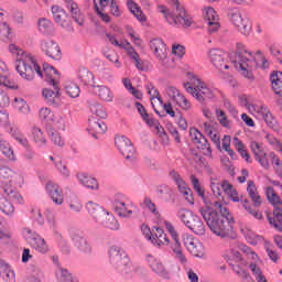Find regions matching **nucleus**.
Instances as JSON below:
<instances>
[{
  "instance_id": "obj_44",
  "label": "nucleus",
  "mask_w": 282,
  "mask_h": 282,
  "mask_svg": "<svg viewBox=\"0 0 282 282\" xmlns=\"http://www.w3.org/2000/svg\"><path fill=\"white\" fill-rule=\"evenodd\" d=\"M265 195L270 204H272V206H280V204H282L281 196H279L278 193L274 192L273 187H267Z\"/></svg>"
},
{
  "instance_id": "obj_6",
  "label": "nucleus",
  "mask_w": 282,
  "mask_h": 282,
  "mask_svg": "<svg viewBox=\"0 0 282 282\" xmlns=\"http://www.w3.org/2000/svg\"><path fill=\"white\" fill-rule=\"evenodd\" d=\"M187 94H191L198 102L213 100L217 96V89L209 87L197 75L192 76L191 80L184 84Z\"/></svg>"
},
{
  "instance_id": "obj_27",
  "label": "nucleus",
  "mask_w": 282,
  "mask_h": 282,
  "mask_svg": "<svg viewBox=\"0 0 282 282\" xmlns=\"http://www.w3.org/2000/svg\"><path fill=\"white\" fill-rule=\"evenodd\" d=\"M115 210L119 215V217L129 218L133 215V205L126 204L122 200L115 202Z\"/></svg>"
},
{
  "instance_id": "obj_35",
  "label": "nucleus",
  "mask_w": 282,
  "mask_h": 282,
  "mask_svg": "<svg viewBox=\"0 0 282 282\" xmlns=\"http://www.w3.org/2000/svg\"><path fill=\"white\" fill-rule=\"evenodd\" d=\"M173 257L176 261H180L183 265H186L188 263V260L186 259V254H184V250L182 249V245L180 243V240L176 242H173L172 246Z\"/></svg>"
},
{
  "instance_id": "obj_46",
  "label": "nucleus",
  "mask_w": 282,
  "mask_h": 282,
  "mask_svg": "<svg viewBox=\"0 0 282 282\" xmlns=\"http://www.w3.org/2000/svg\"><path fill=\"white\" fill-rule=\"evenodd\" d=\"M0 151L11 162H14L17 160V156L14 155V150H12V147H10V143H8L7 141H0Z\"/></svg>"
},
{
  "instance_id": "obj_58",
  "label": "nucleus",
  "mask_w": 282,
  "mask_h": 282,
  "mask_svg": "<svg viewBox=\"0 0 282 282\" xmlns=\"http://www.w3.org/2000/svg\"><path fill=\"white\" fill-rule=\"evenodd\" d=\"M89 127V131H95V133H105V131H107V124H105V122L93 120Z\"/></svg>"
},
{
  "instance_id": "obj_29",
  "label": "nucleus",
  "mask_w": 282,
  "mask_h": 282,
  "mask_svg": "<svg viewBox=\"0 0 282 282\" xmlns=\"http://www.w3.org/2000/svg\"><path fill=\"white\" fill-rule=\"evenodd\" d=\"M271 87L276 96L282 98V72L275 70L270 75Z\"/></svg>"
},
{
  "instance_id": "obj_25",
  "label": "nucleus",
  "mask_w": 282,
  "mask_h": 282,
  "mask_svg": "<svg viewBox=\"0 0 282 282\" xmlns=\"http://www.w3.org/2000/svg\"><path fill=\"white\" fill-rule=\"evenodd\" d=\"M45 217L54 237H57V239H63V234H61L58 230V220H56V215L54 212H52V209H46Z\"/></svg>"
},
{
  "instance_id": "obj_8",
  "label": "nucleus",
  "mask_w": 282,
  "mask_h": 282,
  "mask_svg": "<svg viewBox=\"0 0 282 282\" xmlns=\"http://www.w3.org/2000/svg\"><path fill=\"white\" fill-rule=\"evenodd\" d=\"M14 177V172L12 169L8 166H1L0 167V182H1V188L3 189V193L9 197V199H12L13 202H17V204H23V196L19 194L17 191V187H13L10 185V180Z\"/></svg>"
},
{
  "instance_id": "obj_23",
  "label": "nucleus",
  "mask_w": 282,
  "mask_h": 282,
  "mask_svg": "<svg viewBox=\"0 0 282 282\" xmlns=\"http://www.w3.org/2000/svg\"><path fill=\"white\" fill-rule=\"evenodd\" d=\"M51 10H52L54 21L57 22V24L61 25V28H64V29L69 28L67 13L63 10V8L58 6H53Z\"/></svg>"
},
{
  "instance_id": "obj_7",
  "label": "nucleus",
  "mask_w": 282,
  "mask_h": 282,
  "mask_svg": "<svg viewBox=\"0 0 282 282\" xmlns=\"http://www.w3.org/2000/svg\"><path fill=\"white\" fill-rule=\"evenodd\" d=\"M177 217H180L181 221L194 232V235H198V237H202L206 235V225H204V221L199 216L193 214V212L188 209H180L177 212Z\"/></svg>"
},
{
  "instance_id": "obj_19",
  "label": "nucleus",
  "mask_w": 282,
  "mask_h": 282,
  "mask_svg": "<svg viewBox=\"0 0 282 282\" xmlns=\"http://www.w3.org/2000/svg\"><path fill=\"white\" fill-rule=\"evenodd\" d=\"M150 48L155 54L156 58L164 63L167 58L166 44L162 39H153L150 41Z\"/></svg>"
},
{
  "instance_id": "obj_14",
  "label": "nucleus",
  "mask_w": 282,
  "mask_h": 282,
  "mask_svg": "<svg viewBox=\"0 0 282 282\" xmlns=\"http://www.w3.org/2000/svg\"><path fill=\"white\" fill-rule=\"evenodd\" d=\"M212 65L218 69V72H224V69H230L228 65V59L224 51L219 48H212L208 53Z\"/></svg>"
},
{
  "instance_id": "obj_26",
  "label": "nucleus",
  "mask_w": 282,
  "mask_h": 282,
  "mask_svg": "<svg viewBox=\"0 0 282 282\" xmlns=\"http://www.w3.org/2000/svg\"><path fill=\"white\" fill-rule=\"evenodd\" d=\"M77 180L82 186L90 188V191H98L99 188L98 181L87 173H78Z\"/></svg>"
},
{
  "instance_id": "obj_20",
  "label": "nucleus",
  "mask_w": 282,
  "mask_h": 282,
  "mask_svg": "<svg viewBox=\"0 0 282 282\" xmlns=\"http://www.w3.org/2000/svg\"><path fill=\"white\" fill-rule=\"evenodd\" d=\"M95 221L99 224V226H104V228H109L110 230H118V228H120V225L113 214H110L107 210H104L99 219Z\"/></svg>"
},
{
  "instance_id": "obj_57",
  "label": "nucleus",
  "mask_w": 282,
  "mask_h": 282,
  "mask_svg": "<svg viewBox=\"0 0 282 282\" xmlns=\"http://www.w3.org/2000/svg\"><path fill=\"white\" fill-rule=\"evenodd\" d=\"M262 120H264V122L268 124V127H270V129L279 131V122L276 121V119H274V116H272V112H270V110L267 112V116L262 118Z\"/></svg>"
},
{
  "instance_id": "obj_3",
  "label": "nucleus",
  "mask_w": 282,
  "mask_h": 282,
  "mask_svg": "<svg viewBox=\"0 0 282 282\" xmlns=\"http://www.w3.org/2000/svg\"><path fill=\"white\" fill-rule=\"evenodd\" d=\"M170 3L173 8L170 11L164 6H159L161 14L164 15V19L170 23V25H182V28H191L193 25V17L186 12L184 6L177 0H170Z\"/></svg>"
},
{
  "instance_id": "obj_38",
  "label": "nucleus",
  "mask_w": 282,
  "mask_h": 282,
  "mask_svg": "<svg viewBox=\"0 0 282 282\" xmlns=\"http://www.w3.org/2000/svg\"><path fill=\"white\" fill-rule=\"evenodd\" d=\"M86 210H88L89 215L93 216V219L96 221L99 219V217L102 215L105 208H102L100 205H98L97 203H94L91 200H89L86 204Z\"/></svg>"
},
{
  "instance_id": "obj_31",
  "label": "nucleus",
  "mask_w": 282,
  "mask_h": 282,
  "mask_svg": "<svg viewBox=\"0 0 282 282\" xmlns=\"http://www.w3.org/2000/svg\"><path fill=\"white\" fill-rule=\"evenodd\" d=\"M9 77L10 73L6 67V63H3V61L0 59V85L7 87L8 89H14V84L10 80Z\"/></svg>"
},
{
  "instance_id": "obj_34",
  "label": "nucleus",
  "mask_w": 282,
  "mask_h": 282,
  "mask_svg": "<svg viewBox=\"0 0 282 282\" xmlns=\"http://www.w3.org/2000/svg\"><path fill=\"white\" fill-rule=\"evenodd\" d=\"M9 133L11 138H13V140L21 144V147H24V149H30V141L28 140L25 134H23V132L19 130V128H10Z\"/></svg>"
},
{
  "instance_id": "obj_10",
  "label": "nucleus",
  "mask_w": 282,
  "mask_h": 282,
  "mask_svg": "<svg viewBox=\"0 0 282 282\" xmlns=\"http://www.w3.org/2000/svg\"><path fill=\"white\" fill-rule=\"evenodd\" d=\"M145 260L147 263L149 264V268L152 270V272H154V274L161 276V279H165L166 281L171 280L175 264L166 267L160 259L155 258L152 254H148L145 257Z\"/></svg>"
},
{
  "instance_id": "obj_21",
  "label": "nucleus",
  "mask_w": 282,
  "mask_h": 282,
  "mask_svg": "<svg viewBox=\"0 0 282 282\" xmlns=\"http://www.w3.org/2000/svg\"><path fill=\"white\" fill-rule=\"evenodd\" d=\"M251 151L253 155L256 156V160H258L259 164L263 169H270V162L268 161V154L265 151H263V148L261 144H259L257 141H252L250 144Z\"/></svg>"
},
{
  "instance_id": "obj_49",
  "label": "nucleus",
  "mask_w": 282,
  "mask_h": 282,
  "mask_svg": "<svg viewBox=\"0 0 282 282\" xmlns=\"http://www.w3.org/2000/svg\"><path fill=\"white\" fill-rule=\"evenodd\" d=\"M248 109L261 119L265 118L267 113L270 111L268 107L263 105H249Z\"/></svg>"
},
{
  "instance_id": "obj_1",
  "label": "nucleus",
  "mask_w": 282,
  "mask_h": 282,
  "mask_svg": "<svg viewBox=\"0 0 282 282\" xmlns=\"http://www.w3.org/2000/svg\"><path fill=\"white\" fill-rule=\"evenodd\" d=\"M9 52L15 55V69L18 74H20L21 78H24V80H34V74H37L40 78H43V75L45 74L46 83H48V85H52L54 87V90L47 88L43 89V98L45 102H47V105H58L59 88L58 80H56V78L58 77V72L56 70V68H54L53 66H44V69L41 70V66L36 64L34 57L31 54L25 53V51L19 48V46L14 44L9 45Z\"/></svg>"
},
{
  "instance_id": "obj_63",
  "label": "nucleus",
  "mask_w": 282,
  "mask_h": 282,
  "mask_svg": "<svg viewBox=\"0 0 282 282\" xmlns=\"http://www.w3.org/2000/svg\"><path fill=\"white\" fill-rule=\"evenodd\" d=\"M144 206L154 215L155 217L160 216V212H158V207H155V203L151 200V198L145 197L143 200Z\"/></svg>"
},
{
  "instance_id": "obj_9",
  "label": "nucleus",
  "mask_w": 282,
  "mask_h": 282,
  "mask_svg": "<svg viewBox=\"0 0 282 282\" xmlns=\"http://www.w3.org/2000/svg\"><path fill=\"white\" fill-rule=\"evenodd\" d=\"M230 22L235 25L236 30L243 34V36H250L252 32V21L248 15L241 13L238 9H231L229 12Z\"/></svg>"
},
{
  "instance_id": "obj_51",
  "label": "nucleus",
  "mask_w": 282,
  "mask_h": 282,
  "mask_svg": "<svg viewBox=\"0 0 282 282\" xmlns=\"http://www.w3.org/2000/svg\"><path fill=\"white\" fill-rule=\"evenodd\" d=\"M14 107L20 111V113H24V116L30 113V106H28V102L23 98H15Z\"/></svg>"
},
{
  "instance_id": "obj_54",
  "label": "nucleus",
  "mask_w": 282,
  "mask_h": 282,
  "mask_svg": "<svg viewBox=\"0 0 282 282\" xmlns=\"http://www.w3.org/2000/svg\"><path fill=\"white\" fill-rule=\"evenodd\" d=\"M48 134L51 141L53 142V144H55V147H65V140H63V137L61 135V133H58V131L50 130Z\"/></svg>"
},
{
  "instance_id": "obj_42",
  "label": "nucleus",
  "mask_w": 282,
  "mask_h": 282,
  "mask_svg": "<svg viewBox=\"0 0 282 282\" xmlns=\"http://www.w3.org/2000/svg\"><path fill=\"white\" fill-rule=\"evenodd\" d=\"M232 144L235 149H237L238 153H240L241 158L246 160V162L248 163L252 162L250 161V154L248 153V151H246V147L243 145V142L239 140V138L235 137Z\"/></svg>"
},
{
  "instance_id": "obj_64",
  "label": "nucleus",
  "mask_w": 282,
  "mask_h": 282,
  "mask_svg": "<svg viewBox=\"0 0 282 282\" xmlns=\"http://www.w3.org/2000/svg\"><path fill=\"white\" fill-rule=\"evenodd\" d=\"M24 182H25V177L23 176V174L14 172L9 184H10V186H12V183H13V184H15V186L22 187Z\"/></svg>"
},
{
  "instance_id": "obj_40",
  "label": "nucleus",
  "mask_w": 282,
  "mask_h": 282,
  "mask_svg": "<svg viewBox=\"0 0 282 282\" xmlns=\"http://www.w3.org/2000/svg\"><path fill=\"white\" fill-rule=\"evenodd\" d=\"M0 210L8 216L14 215V205L3 194H0Z\"/></svg>"
},
{
  "instance_id": "obj_28",
  "label": "nucleus",
  "mask_w": 282,
  "mask_h": 282,
  "mask_svg": "<svg viewBox=\"0 0 282 282\" xmlns=\"http://www.w3.org/2000/svg\"><path fill=\"white\" fill-rule=\"evenodd\" d=\"M247 193L256 208H259V206H261V204H263V200L261 199V196L259 195V192L257 191V185H254V181H248Z\"/></svg>"
},
{
  "instance_id": "obj_47",
  "label": "nucleus",
  "mask_w": 282,
  "mask_h": 282,
  "mask_svg": "<svg viewBox=\"0 0 282 282\" xmlns=\"http://www.w3.org/2000/svg\"><path fill=\"white\" fill-rule=\"evenodd\" d=\"M156 193H159L161 197H164L166 202H169V199H174L175 197V192L169 185H160L156 188Z\"/></svg>"
},
{
  "instance_id": "obj_59",
  "label": "nucleus",
  "mask_w": 282,
  "mask_h": 282,
  "mask_svg": "<svg viewBox=\"0 0 282 282\" xmlns=\"http://www.w3.org/2000/svg\"><path fill=\"white\" fill-rule=\"evenodd\" d=\"M90 111H91V113H94L98 118H107V111L105 110V108L100 104H93L90 106Z\"/></svg>"
},
{
  "instance_id": "obj_55",
  "label": "nucleus",
  "mask_w": 282,
  "mask_h": 282,
  "mask_svg": "<svg viewBox=\"0 0 282 282\" xmlns=\"http://www.w3.org/2000/svg\"><path fill=\"white\" fill-rule=\"evenodd\" d=\"M39 116L44 122H54V112L50 108H41Z\"/></svg>"
},
{
  "instance_id": "obj_41",
  "label": "nucleus",
  "mask_w": 282,
  "mask_h": 282,
  "mask_svg": "<svg viewBox=\"0 0 282 282\" xmlns=\"http://www.w3.org/2000/svg\"><path fill=\"white\" fill-rule=\"evenodd\" d=\"M32 138L37 147H45V144H47V139H45V134L41 128H32Z\"/></svg>"
},
{
  "instance_id": "obj_4",
  "label": "nucleus",
  "mask_w": 282,
  "mask_h": 282,
  "mask_svg": "<svg viewBox=\"0 0 282 282\" xmlns=\"http://www.w3.org/2000/svg\"><path fill=\"white\" fill-rule=\"evenodd\" d=\"M246 54L252 58V52H248V48L242 43H237L236 55L238 56V65L245 78H252V69L254 68L268 69L270 67L265 57H261L262 63L259 64V62L248 58Z\"/></svg>"
},
{
  "instance_id": "obj_12",
  "label": "nucleus",
  "mask_w": 282,
  "mask_h": 282,
  "mask_svg": "<svg viewBox=\"0 0 282 282\" xmlns=\"http://www.w3.org/2000/svg\"><path fill=\"white\" fill-rule=\"evenodd\" d=\"M115 144L126 160L129 162H134L137 160L135 148H133V143H131L129 138L118 137L115 139Z\"/></svg>"
},
{
  "instance_id": "obj_13",
  "label": "nucleus",
  "mask_w": 282,
  "mask_h": 282,
  "mask_svg": "<svg viewBox=\"0 0 282 282\" xmlns=\"http://www.w3.org/2000/svg\"><path fill=\"white\" fill-rule=\"evenodd\" d=\"M69 237L74 248L79 250V252H84V254H91V245L89 243V240H87V237L83 235V232L76 229H70Z\"/></svg>"
},
{
  "instance_id": "obj_32",
  "label": "nucleus",
  "mask_w": 282,
  "mask_h": 282,
  "mask_svg": "<svg viewBox=\"0 0 282 282\" xmlns=\"http://www.w3.org/2000/svg\"><path fill=\"white\" fill-rule=\"evenodd\" d=\"M77 78L84 85L93 87V89H94V87H96L94 74L91 72H89V69H87V68H79Z\"/></svg>"
},
{
  "instance_id": "obj_30",
  "label": "nucleus",
  "mask_w": 282,
  "mask_h": 282,
  "mask_svg": "<svg viewBox=\"0 0 282 282\" xmlns=\"http://www.w3.org/2000/svg\"><path fill=\"white\" fill-rule=\"evenodd\" d=\"M66 7L70 11V14L73 15L74 21L78 25L85 24V18L80 14V10H78V4L76 2H73L72 0H65Z\"/></svg>"
},
{
  "instance_id": "obj_16",
  "label": "nucleus",
  "mask_w": 282,
  "mask_h": 282,
  "mask_svg": "<svg viewBox=\"0 0 282 282\" xmlns=\"http://www.w3.org/2000/svg\"><path fill=\"white\" fill-rule=\"evenodd\" d=\"M189 138L194 144H197V149H202V151H206L205 155H212L213 149L210 148V143L208 140L204 138V134L199 132L196 128L189 129Z\"/></svg>"
},
{
  "instance_id": "obj_24",
  "label": "nucleus",
  "mask_w": 282,
  "mask_h": 282,
  "mask_svg": "<svg viewBox=\"0 0 282 282\" xmlns=\"http://www.w3.org/2000/svg\"><path fill=\"white\" fill-rule=\"evenodd\" d=\"M93 91L104 102H113V93L107 86L95 85Z\"/></svg>"
},
{
  "instance_id": "obj_36",
  "label": "nucleus",
  "mask_w": 282,
  "mask_h": 282,
  "mask_svg": "<svg viewBox=\"0 0 282 282\" xmlns=\"http://www.w3.org/2000/svg\"><path fill=\"white\" fill-rule=\"evenodd\" d=\"M149 239H152L154 246L161 247L164 243H169V237L164 234V229L156 227L154 235L150 236Z\"/></svg>"
},
{
  "instance_id": "obj_2",
  "label": "nucleus",
  "mask_w": 282,
  "mask_h": 282,
  "mask_svg": "<svg viewBox=\"0 0 282 282\" xmlns=\"http://www.w3.org/2000/svg\"><path fill=\"white\" fill-rule=\"evenodd\" d=\"M198 213L213 235L220 239L230 237L235 228V217L226 205L219 200L205 203L204 207H199Z\"/></svg>"
},
{
  "instance_id": "obj_56",
  "label": "nucleus",
  "mask_w": 282,
  "mask_h": 282,
  "mask_svg": "<svg viewBox=\"0 0 282 282\" xmlns=\"http://www.w3.org/2000/svg\"><path fill=\"white\" fill-rule=\"evenodd\" d=\"M216 118L218 122H220L221 127H225V129H230V120H228V117L224 110L217 109Z\"/></svg>"
},
{
  "instance_id": "obj_61",
  "label": "nucleus",
  "mask_w": 282,
  "mask_h": 282,
  "mask_svg": "<svg viewBox=\"0 0 282 282\" xmlns=\"http://www.w3.org/2000/svg\"><path fill=\"white\" fill-rule=\"evenodd\" d=\"M187 250L193 257H202L204 254V247L198 241L194 242Z\"/></svg>"
},
{
  "instance_id": "obj_11",
  "label": "nucleus",
  "mask_w": 282,
  "mask_h": 282,
  "mask_svg": "<svg viewBox=\"0 0 282 282\" xmlns=\"http://www.w3.org/2000/svg\"><path fill=\"white\" fill-rule=\"evenodd\" d=\"M24 239L39 252L40 254H47L50 252V246L45 242V238L39 234L32 231L30 228L23 229Z\"/></svg>"
},
{
  "instance_id": "obj_39",
  "label": "nucleus",
  "mask_w": 282,
  "mask_h": 282,
  "mask_svg": "<svg viewBox=\"0 0 282 282\" xmlns=\"http://www.w3.org/2000/svg\"><path fill=\"white\" fill-rule=\"evenodd\" d=\"M189 180L198 197H200L205 204H208V202H206V191L204 189V187H202V183H199V178H197L196 175H191Z\"/></svg>"
},
{
  "instance_id": "obj_18",
  "label": "nucleus",
  "mask_w": 282,
  "mask_h": 282,
  "mask_svg": "<svg viewBox=\"0 0 282 282\" xmlns=\"http://www.w3.org/2000/svg\"><path fill=\"white\" fill-rule=\"evenodd\" d=\"M45 188L53 204H56V206H62L63 202H65V196L61 186L54 182H48L46 183Z\"/></svg>"
},
{
  "instance_id": "obj_43",
  "label": "nucleus",
  "mask_w": 282,
  "mask_h": 282,
  "mask_svg": "<svg viewBox=\"0 0 282 282\" xmlns=\"http://www.w3.org/2000/svg\"><path fill=\"white\" fill-rule=\"evenodd\" d=\"M170 180L174 182V184L177 186L178 191L184 189V187L187 186L186 181H184V177L180 175V172L175 170H171L170 173Z\"/></svg>"
},
{
  "instance_id": "obj_53",
  "label": "nucleus",
  "mask_w": 282,
  "mask_h": 282,
  "mask_svg": "<svg viewBox=\"0 0 282 282\" xmlns=\"http://www.w3.org/2000/svg\"><path fill=\"white\" fill-rule=\"evenodd\" d=\"M269 160H271L272 165L274 166V171L282 177V163L281 160L274 154V152H270L268 155Z\"/></svg>"
},
{
  "instance_id": "obj_17",
  "label": "nucleus",
  "mask_w": 282,
  "mask_h": 282,
  "mask_svg": "<svg viewBox=\"0 0 282 282\" xmlns=\"http://www.w3.org/2000/svg\"><path fill=\"white\" fill-rule=\"evenodd\" d=\"M41 50L46 56L54 61H61L62 58L61 46L52 40H43L41 42Z\"/></svg>"
},
{
  "instance_id": "obj_33",
  "label": "nucleus",
  "mask_w": 282,
  "mask_h": 282,
  "mask_svg": "<svg viewBox=\"0 0 282 282\" xmlns=\"http://www.w3.org/2000/svg\"><path fill=\"white\" fill-rule=\"evenodd\" d=\"M0 276L6 282H17L14 271L10 269V265H8L3 260H0Z\"/></svg>"
},
{
  "instance_id": "obj_15",
  "label": "nucleus",
  "mask_w": 282,
  "mask_h": 282,
  "mask_svg": "<svg viewBox=\"0 0 282 282\" xmlns=\"http://www.w3.org/2000/svg\"><path fill=\"white\" fill-rule=\"evenodd\" d=\"M203 17L205 23L207 24V32L209 34H215V32L219 31V28H221V25L219 24V15H217L215 9L210 7L205 9Z\"/></svg>"
},
{
  "instance_id": "obj_45",
  "label": "nucleus",
  "mask_w": 282,
  "mask_h": 282,
  "mask_svg": "<svg viewBox=\"0 0 282 282\" xmlns=\"http://www.w3.org/2000/svg\"><path fill=\"white\" fill-rule=\"evenodd\" d=\"M37 28L42 34H52L54 30V25L52 24V22L45 18L39 20Z\"/></svg>"
},
{
  "instance_id": "obj_37",
  "label": "nucleus",
  "mask_w": 282,
  "mask_h": 282,
  "mask_svg": "<svg viewBox=\"0 0 282 282\" xmlns=\"http://www.w3.org/2000/svg\"><path fill=\"white\" fill-rule=\"evenodd\" d=\"M128 9L130 10L131 14L138 19L141 23H144L147 21V17L142 12V9H140V6L135 3L133 0H128L127 2Z\"/></svg>"
},
{
  "instance_id": "obj_22",
  "label": "nucleus",
  "mask_w": 282,
  "mask_h": 282,
  "mask_svg": "<svg viewBox=\"0 0 282 282\" xmlns=\"http://www.w3.org/2000/svg\"><path fill=\"white\" fill-rule=\"evenodd\" d=\"M267 219L278 232H282V208L281 207H274L273 209V216L272 214H267Z\"/></svg>"
},
{
  "instance_id": "obj_48",
  "label": "nucleus",
  "mask_w": 282,
  "mask_h": 282,
  "mask_svg": "<svg viewBox=\"0 0 282 282\" xmlns=\"http://www.w3.org/2000/svg\"><path fill=\"white\" fill-rule=\"evenodd\" d=\"M0 41H12V29L9 23H0Z\"/></svg>"
},
{
  "instance_id": "obj_52",
  "label": "nucleus",
  "mask_w": 282,
  "mask_h": 282,
  "mask_svg": "<svg viewBox=\"0 0 282 282\" xmlns=\"http://www.w3.org/2000/svg\"><path fill=\"white\" fill-rule=\"evenodd\" d=\"M173 102H175L177 107H181V109H184L185 111H188V109H191V101H188V99H186V97H184V95L180 93L177 94Z\"/></svg>"
},
{
  "instance_id": "obj_62",
  "label": "nucleus",
  "mask_w": 282,
  "mask_h": 282,
  "mask_svg": "<svg viewBox=\"0 0 282 282\" xmlns=\"http://www.w3.org/2000/svg\"><path fill=\"white\" fill-rule=\"evenodd\" d=\"M184 199H186V202H188L192 206L193 204H195V198L193 197V191L189 189L188 185H186L185 187H183V189L178 191Z\"/></svg>"
},
{
  "instance_id": "obj_60",
  "label": "nucleus",
  "mask_w": 282,
  "mask_h": 282,
  "mask_svg": "<svg viewBox=\"0 0 282 282\" xmlns=\"http://www.w3.org/2000/svg\"><path fill=\"white\" fill-rule=\"evenodd\" d=\"M242 207L245 208V210H247V213H249V215H252V217H254L256 219H263V214L252 209V206L249 205L248 199L242 200Z\"/></svg>"
},
{
  "instance_id": "obj_50",
  "label": "nucleus",
  "mask_w": 282,
  "mask_h": 282,
  "mask_svg": "<svg viewBox=\"0 0 282 282\" xmlns=\"http://www.w3.org/2000/svg\"><path fill=\"white\" fill-rule=\"evenodd\" d=\"M66 94L70 96V98H78L80 96V87H78V84L74 82H69L65 86Z\"/></svg>"
},
{
  "instance_id": "obj_5",
  "label": "nucleus",
  "mask_w": 282,
  "mask_h": 282,
  "mask_svg": "<svg viewBox=\"0 0 282 282\" xmlns=\"http://www.w3.org/2000/svg\"><path fill=\"white\" fill-rule=\"evenodd\" d=\"M109 263H111L118 272L121 274H133V272H140L141 267L133 264L127 256V252L121 247L112 246L109 251Z\"/></svg>"
}]
</instances>
